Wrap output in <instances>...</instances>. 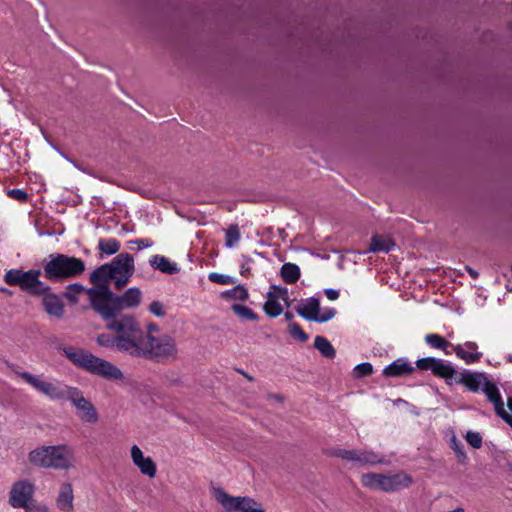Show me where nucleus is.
<instances>
[{
  "label": "nucleus",
  "instance_id": "aec40b11",
  "mask_svg": "<svg viewBox=\"0 0 512 512\" xmlns=\"http://www.w3.org/2000/svg\"><path fill=\"white\" fill-rule=\"evenodd\" d=\"M34 294H42V303L44 306L45 311L53 317L61 318L64 313V304L62 299L54 294L47 292V290H30Z\"/></svg>",
  "mask_w": 512,
  "mask_h": 512
},
{
  "label": "nucleus",
  "instance_id": "423d86ee",
  "mask_svg": "<svg viewBox=\"0 0 512 512\" xmlns=\"http://www.w3.org/2000/svg\"><path fill=\"white\" fill-rule=\"evenodd\" d=\"M85 270L82 259L65 254H52L43 265L44 276L52 281H62L74 278Z\"/></svg>",
  "mask_w": 512,
  "mask_h": 512
},
{
  "label": "nucleus",
  "instance_id": "c03bdc74",
  "mask_svg": "<svg viewBox=\"0 0 512 512\" xmlns=\"http://www.w3.org/2000/svg\"><path fill=\"white\" fill-rule=\"evenodd\" d=\"M325 292L327 298L331 301L336 300L339 297V290H325Z\"/></svg>",
  "mask_w": 512,
  "mask_h": 512
},
{
  "label": "nucleus",
  "instance_id": "72a5a7b5",
  "mask_svg": "<svg viewBox=\"0 0 512 512\" xmlns=\"http://www.w3.org/2000/svg\"><path fill=\"white\" fill-rule=\"evenodd\" d=\"M290 335L299 342H305L308 339V335L303 331L301 326L297 323H291L288 326Z\"/></svg>",
  "mask_w": 512,
  "mask_h": 512
},
{
  "label": "nucleus",
  "instance_id": "ddd939ff",
  "mask_svg": "<svg viewBox=\"0 0 512 512\" xmlns=\"http://www.w3.org/2000/svg\"><path fill=\"white\" fill-rule=\"evenodd\" d=\"M67 400L76 409V414L83 423L92 425L98 423L99 413L96 407L84 396L80 389L74 387Z\"/></svg>",
  "mask_w": 512,
  "mask_h": 512
},
{
  "label": "nucleus",
  "instance_id": "09e8293b",
  "mask_svg": "<svg viewBox=\"0 0 512 512\" xmlns=\"http://www.w3.org/2000/svg\"><path fill=\"white\" fill-rule=\"evenodd\" d=\"M241 373L249 380V381H252L253 378L251 376H249L247 373L241 371Z\"/></svg>",
  "mask_w": 512,
  "mask_h": 512
},
{
  "label": "nucleus",
  "instance_id": "9b49d317",
  "mask_svg": "<svg viewBox=\"0 0 512 512\" xmlns=\"http://www.w3.org/2000/svg\"><path fill=\"white\" fill-rule=\"evenodd\" d=\"M333 455L342 460L351 461L359 466L387 465L385 457L372 450L365 449H336Z\"/></svg>",
  "mask_w": 512,
  "mask_h": 512
},
{
  "label": "nucleus",
  "instance_id": "79ce46f5",
  "mask_svg": "<svg viewBox=\"0 0 512 512\" xmlns=\"http://www.w3.org/2000/svg\"><path fill=\"white\" fill-rule=\"evenodd\" d=\"M507 405H508L509 411L504 409V411L500 415V417L512 427V398L508 399Z\"/></svg>",
  "mask_w": 512,
  "mask_h": 512
},
{
  "label": "nucleus",
  "instance_id": "9d476101",
  "mask_svg": "<svg viewBox=\"0 0 512 512\" xmlns=\"http://www.w3.org/2000/svg\"><path fill=\"white\" fill-rule=\"evenodd\" d=\"M29 384L37 392L53 401L67 400L74 387L58 380L47 381L40 376H26Z\"/></svg>",
  "mask_w": 512,
  "mask_h": 512
},
{
  "label": "nucleus",
  "instance_id": "393cba45",
  "mask_svg": "<svg viewBox=\"0 0 512 512\" xmlns=\"http://www.w3.org/2000/svg\"><path fill=\"white\" fill-rule=\"evenodd\" d=\"M149 264L153 269L167 274H175L179 271L177 263L162 255L152 256L149 260Z\"/></svg>",
  "mask_w": 512,
  "mask_h": 512
},
{
  "label": "nucleus",
  "instance_id": "5701e85b",
  "mask_svg": "<svg viewBox=\"0 0 512 512\" xmlns=\"http://www.w3.org/2000/svg\"><path fill=\"white\" fill-rule=\"evenodd\" d=\"M413 371L414 367L408 360L404 358H398L384 368L383 375L386 377H401L409 375Z\"/></svg>",
  "mask_w": 512,
  "mask_h": 512
},
{
  "label": "nucleus",
  "instance_id": "a211bd4d",
  "mask_svg": "<svg viewBox=\"0 0 512 512\" xmlns=\"http://www.w3.org/2000/svg\"><path fill=\"white\" fill-rule=\"evenodd\" d=\"M416 366L420 370H430L434 375L444 378L447 381L452 379L455 375V370L450 364L433 357L419 359L416 362Z\"/></svg>",
  "mask_w": 512,
  "mask_h": 512
},
{
  "label": "nucleus",
  "instance_id": "864d4df0",
  "mask_svg": "<svg viewBox=\"0 0 512 512\" xmlns=\"http://www.w3.org/2000/svg\"><path fill=\"white\" fill-rule=\"evenodd\" d=\"M275 400H281V397L280 396H275Z\"/></svg>",
  "mask_w": 512,
  "mask_h": 512
},
{
  "label": "nucleus",
  "instance_id": "37998d69",
  "mask_svg": "<svg viewBox=\"0 0 512 512\" xmlns=\"http://www.w3.org/2000/svg\"><path fill=\"white\" fill-rule=\"evenodd\" d=\"M134 244L138 246L139 249L150 248L153 245V241L151 239H136L133 241Z\"/></svg>",
  "mask_w": 512,
  "mask_h": 512
},
{
  "label": "nucleus",
  "instance_id": "bb28decb",
  "mask_svg": "<svg viewBox=\"0 0 512 512\" xmlns=\"http://www.w3.org/2000/svg\"><path fill=\"white\" fill-rule=\"evenodd\" d=\"M121 244L115 238H101L98 241V249L101 251V254H105L107 256L114 255L120 250ZM102 259L103 256L100 255Z\"/></svg>",
  "mask_w": 512,
  "mask_h": 512
},
{
  "label": "nucleus",
  "instance_id": "cd10ccee",
  "mask_svg": "<svg viewBox=\"0 0 512 512\" xmlns=\"http://www.w3.org/2000/svg\"><path fill=\"white\" fill-rule=\"evenodd\" d=\"M281 276L287 284H294L300 277V268L293 263H285L281 268Z\"/></svg>",
  "mask_w": 512,
  "mask_h": 512
},
{
  "label": "nucleus",
  "instance_id": "b1692460",
  "mask_svg": "<svg viewBox=\"0 0 512 512\" xmlns=\"http://www.w3.org/2000/svg\"><path fill=\"white\" fill-rule=\"evenodd\" d=\"M482 391L484 392L488 400L491 403H493L496 414L500 416L505 408L497 386L494 383L487 380V382L484 383Z\"/></svg>",
  "mask_w": 512,
  "mask_h": 512
},
{
  "label": "nucleus",
  "instance_id": "f704fd0d",
  "mask_svg": "<svg viewBox=\"0 0 512 512\" xmlns=\"http://www.w3.org/2000/svg\"><path fill=\"white\" fill-rule=\"evenodd\" d=\"M373 373V366L369 362H363L354 367V377L363 378Z\"/></svg>",
  "mask_w": 512,
  "mask_h": 512
},
{
  "label": "nucleus",
  "instance_id": "473e14b6",
  "mask_svg": "<svg viewBox=\"0 0 512 512\" xmlns=\"http://www.w3.org/2000/svg\"><path fill=\"white\" fill-rule=\"evenodd\" d=\"M425 341L431 347L445 350L448 346H453L447 340H445L442 336L438 334H427L425 336Z\"/></svg>",
  "mask_w": 512,
  "mask_h": 512
},
{
  "label": "nucleus",
  "instance_id": "4c0bfd02",
  "mask_svg": "<svg viewBox=\"0 0 512 512\" xmlns=\"http://www.w3.org/2000/svg\"><path fill=\"white\" fill-rule=\"evenodd\" d=\"M26 512H48V508L46 505L39 504L34 500H30L27 502L26 506L22 507Z\"/></svg>",
  "mask_w": 512,
  "mask_h": 512
},
{
  "label": "nucleus",
  "instance_id": "8fccbe9b",
  "mask_svg": "<svg viewBox=\"0 0 512 512\" xmlns=\"http://www.w3.org/2000/svg\"><path fill=\"white\" fill-rule=\"evenodd\" d=\"M508 361L512 363V355L508 356Z\"/></svg>",
  "mask_w": 512,
  "mask_h": 512
},
{
  "label": "nucleus",
  "instance_id": "39448f33",
  "mask_svg": "<svg viewBox=\"0 0 512 512\" xmlns=\"http://www.w3.org/2000/svg\"><path fill=\"white\" fill-rule=\"evenodd\" d=\"M64 355L78 368L108 380H121L122 371L107 360L76 347L63 349Z\"/></svg>",
  "mask_w": 512,
  "mask_h": 512
},
{
  "label": "nucleus",
  "instance_id": "1a4fd4ad",
  "mask_svg": "<svg viewBox=\"0 0 512 512\" xmlns=\"http://www.w3.org/2000/svg\"><path fill=\"white\" fill-rule=\"evenodd\" d=\"M215 499L226 512H265L264 505L248 496H231L221 489L215 490Z\"/></svg>",
  "mask_w": 512,
  "mask_h": 512
},
{
  "label": "nucleus",
  "instance_id": "20e7f679",
  "mask_svg": "<svg viewBox=\"0 0 512 512\" xmlns=\"http://www.w3.org/2000/svg\"><path fill=\"white\" fill-rule=\"evenodd\" d=\"M31 465L39 468L69 470L75 466L74 450L67 444L40 446L28 454Z\"/></svg>",
  "mask_w": 512,
  "mask_h": 512
},
{
  "label": "nucleus",
  "instance_id": "c756f323",
  "mask_svg": "<svg viewBox=\"0 0 512 512\" xmlns=\"http://www.w3.org/2000/svg\"><path fill=\"white\" fill-rule=\"evenodd\" d=\"M169 309L170 302L168 300L155 299L148 306V311L158 318L165 317Z\"/></svg>",
  "mask_w": 512,
  "mask_h": 512
},
{
  "label": "nucleus",
  "instance_id": "ea45409f",
  "mask_svg": "<svg viewBox=\"0 0 512 512\" xmlns=\"http://www.w3.org/2000/svg\"><path fill=\"white\" fill-rule=\"evenodd\" d=\"M7 195L20 202H25L28 199V194L22 189H10Z\"/></svg>",
  "mask_w": 512,
  "mask_h": 512
},
{
  "label": "nucleus",
  "instance_id": "a18cd8bd",
  "mask_svg": "<svg viewBox=\"0 0 512 512\" xmlns=\"http://www.w3.org/2000/svg\"><path fill=\"white\" fill-rule=\"evenodd\" d=\"M159 326L155 323H151L147 326V333L145 335H151L153 332H158Z\"/></svg>",
  "mask_w": 512,
  "mask_h": 512
},
{
  "label": "nucleus",
  "instance_id": "de8ad7c7",
  "mask_svg": "<svg viewBox=\"0 0 512 512\" xmlns=\"http://www.w3.org/2000/svg\"><path fill=\"white\" fill-rule=\"evenodd\" d=\"M468 271L473 278L477 277V272L473 271L472 269H468Z\"/></svg>",
  "mask_w": 512,
  "mask_h": 512
},
{
  "label": "nucleus",
  "instance_id": "4be33fe9",
  "mask_svg": "<svg viewBox=\"0 0 512 512\" xmlns=\"http://www.w3.org/2000/svg\"><path fill=\"white\" fill-rule=\"evenodd\" d=\"M453 350L457 357L464 360L467 364L478 362L482 357V353L478 352V346L475 342H465L464 344L453 345Z\"/></svg>",
  "mask_w": 512,
  "mask_h": 512
},
{
  "label": "nucleus",
  "instance_id": "c9c22d12",
  "mask_svg": "<svg viewBox=\"0 0 512 512\" xmlns=\"http://www.w3.org/2000/svg\"><path fill=\"white\" fill-rule=\"evenodd\" d=\"M208 278L211 282H213L217 285H233V284H235L233 278L228 275H225V274L213 272L208 275Z\"/></svg>",
  "mask_w": 512,
  "mask_h": 512
},
{
  "label": "nucleus",
  "instance_id": "49530a36",
  "mask_svg": "<svg viewBox=\"0 0 512 512\" xmlns=\"http://www.w3.org/2000/svg\"><path fill=\"white\" fill-rule=\"evenodd\" d=\"M66 288H83V286L78 283H72V284H69Z\"/></svg>",
  "mask_w": 512,
  "mask_h": 512
},
{
  "label": "nucleus",
  "instance_id": "2f4dec72",
  "mask_svg": "<svg viewBox=\"0 0 512 512\" xmlns=\"http://www.w3.org/2000/svg\"><path fill=\"white\" fill-rule=\"evenodd\" d=\"M241 234L237 225H230L225 230V245L228 248L234 247L240 240Z\"/></svg>",
  "mask_w": 512,
  "mask_h": 512
},
{
  "label": "nucleus",
  "instance_id": "6e6552de",
  "mask_svg": "<svg viewBox=\"0 0 512 512\" xmlns=\"http://www.w3.org/2000/svg\"><path fill=\"white\" fill-rule=\"evenodd\" d=\"M139 357L152 358L160 361L174 360L178 355L175 339L169 334L159 336L146 335L140 349Z\"/></svg>",
  "mask_w": 512,
  "mask_h": 512
},
{
  "label": "nucleus",
  "instance_id": "a19ab883",
  "mask_svg": "<svg viewBox=\"0 0 512 512\" xmlns=\"http://www.w3.org/2000/svg\"><path fill=\"white\" fill-rule=\"evenodd\" d=\"M9 368L11 370V372L22 378L26 383H27V377L26 376H34L33 374L29 373V372H26V371H23L20 367H18L17 365H9Z\"/></svg>",
  "mask_w": 512,
  "mask_h": 512
},
{
  "label": "nucleus",
  "instance_id": "f257e3e1",
  "mask_svg": "<svg viewBox=\"0 0 512 512\" xmlns=\"http://www.w3.org/2000/svg\"><path fill=\"white\" fill-rule=\"evenodd\" d=\"M80 292L87 293L93 309L105 319L124 309L137 307L141 301L140 290H126L122 295H116L112 290H71L65 296L71 303H76Z\"/></svg>",
  "mask_w": 512,
  "mask_h": 512
},
{
  "label": "nucleus",
  "instance_id": "58836bf2",
  "mask_svg": "<svg viewBox=\"0 0 512 512\" xmlns=\"http://www.w3.org/2000/svg\"><path fill=\"white\" fill-rule=\"evenodd\" d=\"M97 343L103 347H116V336L110 337L107 334H100L97 337Z\"/></svg>",
  "mask_w": 512,
  "mask_h": 512
},
{
  "label": "nucleus",
  "instance_id": "c85d7f7f",
  "mask_svg": "<svg viewBox=\"0 0 512 512\" xmlns=\"http://www.w3.org/2000/svg\"><path fill=\"white\" fill-rule=\"evenodd\" d=\"M487 380L488 379L482 374H468L463 377V383L469 390L473 392H476L480 389L482 390L484 383H486Z\"/></svg>",
  "mask_w": 512,
  "mask_h": 512
},
{
  "label": "nucleus",
  "instance_id": "e433bc0d",
  "mask_svg": "<svg viewBox=\"0 0 512 512\" xmlns=\"http://www.w3.org/2000/svg\"><path fill=\"white\" fill-rule=\"evenodd\" d=\"M466 441L473 448H480L482 446V437L478 432L468 431L466 434Z\"/></svg>",
  "mask_w": 512,
  "mask_h": 512
},
{
  "label": "nucleus",
  "instance_id": "0eeeda50",
  "mask_svg": "<svg viewBox=\"0 0 512 512\" xmlns=\"http://www.w3.org/2000/svg\"><path fill=\"white\" fill-rule=\"evenodd\" d=\"M360 482L363 487L370 490L394 493L409 488L413 483V479L405 471L387 474L368 472L360 476Z\"/></svg>",
  "mask_w": 512,
  "mask_h": 512
},
{
  "label": "nucleus",
  "instance_id": "f3484780",
  "mask_svg": "<svg viewBox=\"0 0 512 512\" xmlns=\"http://www.w3.org/2000/svg\"><path fill=\"white\" fill-rule=\"evenodd\" d=\"M289 306L287 290H269L263 306L265 313L272 318L278 317Z\"/></svg>",
  "mask_w": 512,
  "mask_h": 512
},
{
  "label": "nucleus",
  "instance_id": "dca6fc26",
  "mask_svg": "<svg viewBox=\"0 0 512 512\" xmlns=\"http://www.w3.org/2000/svg\"><path fill=\"white\" fill-rule=\"evenodd\" d=\"M35 486L28 480L17 481L9 493V503L13 508H22L32 499Z\"/></svg>",
  "mask_w": 512,
  "mask_h": 512
},
{
  "label": "nucleus",
  "instance_id": "3c124183",
  "mask_svg": "<svg viewBox=\"0 0 512 512\" xmlns=\"http://www.w3.org/2000/svg\"><path fill=\"white\" fill-rule=\"evenodd\" d=\"M234 288L240 289V288H243V286H241V285H236Z\"/></svg>",
  "mask_w": 512,
  "mask_h": 512
},
{
  "label": "nucleus",
  "instance_id": "7c9ffc66",
  "mask_svg": "<svg viewBox=\"0 0 512 512\" xmlns=\"http://www.w3.org/2000/svg\"><path fill=\"white\" fill-rule=\"evenodd\" d=\"M314 347L326 358H333L336 351L332 344L323 336H316Z\"/></svg>",
  "mask_w": 512,
  "mask_h": 512
},
{
  "label": "nucleus",
  "instance_id": "412c9836",
  "mask_svg": "<svg viewBox=\"0 0 512 512\" xmlns=\"http://www.w3.org/2000/svg\"><path fill=\"white\" fill-rule=\"evenodd\" d=\"M55 503L56 507L62 512H72L74 510V492L71 483H61Z\"/></svg>",
  "mask_w": 512,
  "mask_h": 512
},
{
  "label": "nucleus",
  "instance_id": "6ab92c4d",
  "mask_svg": "<svg viewBox=\"0 0 512 512\" xmlns=\"http://www.w3.org/2000/svg\"><path fill=\"white\" fill-rule=\"evenodd\" d=\"M131 459L133 464L138 467L143 475L149 478L155 477L157 472L155 462L151 457L144 456V453L137 445L131 447Z\"/></svg>",
  "mask_w": 512,
  "mask_h": 512
},
{
  "label": "nucleus",
  "instance_id": "4468645a",
  "mask_svg": "<svg viewBox=\"0 0 512 512\" xmlns=\"http://www.w3.org/2000/svg\"><path fill=\"white\" fill-rule=\"evenodd\" d=\"M247 290H224L220 297L230 303V309L243 321H257L258 315L242 304L248 299Z\"/></svg>",
  "mask_w": 512,
  "mask_h": 512
},
{
  "label": "nucleus",
  "instance_id": "2eb2a0df",
  "mask_svg": "<svg viewBox=\"0 0 512 512\" xmlns=\"http://www.w3.org/2000/svg\"><path fill=\"white\" fill-rule=\"evenodd\" d=\"M40 269H31L24 271L22 269H10L5 273L4 280L9 286H19L20 288H35L41 285Z\"/></svg>",
  "mask_w": 512,
  "mask_h": 512
},
{
  "label": "nucleus",
  "instance_id": "f8f14e48",
  "mask_svg": "<svg viewBox=\"0 0 512 512\" xmlns=\"http://www.w3.org/2000/svg\"><path fill=\"white\" fill-rule=\"evenodd\" d=\"M297 312L304 319L317 323L328 322L336 315L334 308H321L319 300L314 297L302 300L298 305Z\"/></svg>",
  "mask_w": 512,
  "mask_h": 512
},
{
  "label": "nucleus",
  "instance_id": "603ef678",
  "mask_svg": "<svg viewBox=\"0 0 512 512\" xmlns=\"http://www.w3.org/2000/svg\"><path fill=\"white\" fill-rule=\"evenodd\" d=\"M270 288L275 289V288H279V287L275 286V285H271Z\"/></svg>",
  "mask_w": 512,
  "mask_h": 512
},
{
  "label": "nucleus",
  "instance_id": "a878e982",
  "mask_svg": "<svg viewBox=\"0 0 512 512\" xmlns=\"http://www.w3.org/2000/svg\"><path fill=\"white\" fill-rule=\"evenodd\" d=\"M395 246L389 237L375 235L371 238V243L367 251L364 253L385 252L388 253Z\"/></svg>",
  "mask_w": 512,
  "mask_h": 512
},
{
  "label": "nucleus",
  "instance_id": "7ed1b4c3",
  "mask_svg": "<svg viewBox=\"0 0 512 512\" xmlns=\"http://www.w3.org/2000/svg\"><path fill=\"white\" fill-rule=\"evenodd\" d=\"M107 327L116 333V348L118 350L139 357L146 335L133 317L125 316L113 319Z\"/></svg>",
  "mask_w": 512,
  "mask_h": 512
},
{
  "label": "nucleus",
  "instance_id": "f03ea898",
  "mask_svg": "<svg viewBox=\"0 0 512 512\" xmlns=\"http://www.w3.org/2000/svg\"><path fill=\"white\" fill-rule=\"evenodd\" d=\"M134 258L129 253H120L110 263H105L90 274V282L97 288L115 285L121 288L128 284L134 274Z\"/></svg>",
  "mask_w": 512,
  "mask_h": 512
}]
</instances>
